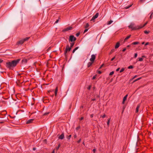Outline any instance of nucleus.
<instances>
[{
  "label": "nucleus",
  "instance_id": "f257e3e1",
  "mask_svg": "<svg viewBox=\"0 0 153 153\" xmlns=\"http://www.w3.org/2000/svg\"><path fill=\"white\" fill-rule=\"evenodd\" d=\"M20 61V59L14 60L11 62H8L6 63V66L10 69H12L15 67L19 63Z\"/></svg>",
  "mask_w": 153,
  "mask_h": 153
},
{
  "label": "nucleus",
  "instance_id": "f03ea898",
  "mask_svg": "<svg viewBox=\"0 0 153 153\" xmlns=\"http://www.w3.org/2000/svg\"><path fill=\"white\" fill-rule=\"evenodd\" d=\"M30 37H26L25 38L19 40V41H18L17 42L16 44L17 45H22L25 42L27 41L30 39Z\"/></svg>",
  "mask_w": 153,
  "mask_h": 153
},
{
  "label": "nucleus",
  "instance_id": "7ed1b4c3",
  "mask_svg": "<svg viewBox=\"0 0 153 153\" xmlns=\"http://www.w3.org/2000/svg\"><path fill=\"white\" fill-rule=\"evenodd\" d=\"M76 38L73 35H71L69 36V42H75L76 40Z\"/></svg>",
  "mask_w": 153,
  "mask_h": 153
},
{
  "label": "nucleus",
  "instance_id": "20e7f679",
  "mask_svg": "<svg viewBox=\"0 0 153 153\" xmlns=\"http://www.w3.org/2000/svg\"><path fill=\"white\" fill-rule=\"evenodd\" d=\"M128 27L130 28H131L132 30H136L140 29L139 26L134 27V25L133 24H131L128 26Z\"/></svg>",
  "mask_w": 153,
  "mask_h": 153
},
{
  "label": "nucleus",
  "instance_id": "39448f33",
  "mask_svg": "<svg viewBox=\"0 0 153 153\" xmlns=\"http://www.w3.org/2000/svg\"><path fill=\"white\" fill-rule=\"evenodd\" d=\"M71 48L70 47H69L68 45H67L65 50V54H66V53H67L68 51H69L71 50Z\"/></svg>",
  "mask_w": 153,
  "mask_h": 153
},
{
  "label": "nucleus",
  "instance_id": "423d86ee",
  "mask_svg": "<svg viewBox=\"0 0 153 153\" xmlns=\"http://www.w3.org/2000/svg\"><path fill=\"white\" fill-rule=\"evenodd\" d=\"M98 16H99V13H97L95 15V16H94L92 17V18L91 20V21H94V22L95 19L98 17Z\"/></svg>",
  "mask_w": 153,
  "mask_h": 153
},
{
  "label": "nucleus",
  "instance_id": "0eeeda50",
  "mask_svg": "<svg viewBox=\"0 0 153 153\" xmlns=\"http://www.w3.org/2000/svg\"><path fill=\"white\" fill-rule=\"evenodd\" d=\"M95 58H96L95 55L94 54H92L91 56V58L90 59V60L91 61V62H94L95 59Z\"/></svg>",
  "mask_w": 153,
  "mask_h": 153
},
{
  "label": "nucleus",
  "instance_id": "6e6552de",
  "mask_svg": "<svg viewBox=\"0 0 153 153\" xmlns=\"http://www.w3.org/2000/svg\"><path fill=\"white\" fill-rule=\"evenodd\" d=\"M64 138V133H62V134L60 135L59 137L58 138L59 139L62 140Z\"/></svg>",
  "mask_w": 153,
  "mask_h": 153
},
{
  "label": "nucleus",
  "instance_id": "1a4fd4ad",
  "mask_svg": "<svg viewBox=\"0 0 153 153\" xmlns=\"http://www.w3.org/2000/svg\"><path fill=\"white\" fill-rule=\"evenodd\" d=\"M34 120L33 119H31L27 120L26 122V124H30L33 123Z\"/></svg>",
  "mask_w": 153,
  "mask_h": 153
},
{
  "label": "nucleus",
  "instance_id": "9d476101",
  "mask_svg": "<svg viewBox=\"0 0 153 153\" xmlns=\"http://www.w3.org/2000/svg\"><path fill=\"white\" fill-rule=\"evenodd\" d=\"M128 95L126 94L125 97L123 98V101L122 102L123 104H124L125 103V101L126 100Z\"/></svg>",
  "mask_w": 153,
  "mask_h": 153
},
{
  "label": "nucleus",
  "instance_id": "9b49d317",
  "mask_svg": "<svg viewBox=\"0 0 153 153\" xmlns=\"http://www.w3.org/2000/svg\"><path fill=\"white\" fill-rule=\"evenodd\" d=\"M27 60L26 58H24L22 59V63L24 64L26 63L27 62Z\"/></svg>",
  "mask_w": 153,
  "mask_h": 153
},
{
  "label": "nucleus",
  "instance_id": "f8f14e48",
  "mask_svg": "<svg viewBox=\"0 0 153 153\" xmlns=\"http://www.w3.org/2000/svg\"><path fill=\"white\" fill-rule=\"evenodd\" d=\"M140 105L139 104L138 105H137V108L136 109V111H135V112L136 113H137L138 112L139 109L140 107Z\"/></svg>",
  "mask_w": 153,
  "mask_h": 153
},
{
  "label": "nucleus",
  "instance_id": "ddd939ff",
  "mask_svg": "<svg viewBox=\"0 0 153 153\" xmlns=\"http://www.w3.org/2000/svg\"><path fill=\"white\" fill-rule=\"evenodd\" d=\"M120 45V43L119 42H117L116 45H115V48H119V47Z\"/></svg>",
  "mask_w": 153,
  "mask_h": 153
},
{
  "label": "nucleus",
  "instance_id": "4468645a",
  "mask_svg": "<svg viewBox=\"0 0 153 153\" xmlns=\"http://www.w3.org/2000/svg\"><path fill=\"white\" fill-rule=\"evenodd\" d=\"M58 87H56L55 88V91H54L55 95L56 96L57 95V94L58 91Z\"/></svg>",
  "mask_w": 153,
  "mask_h": 153
},
{
  "label": "nucleus",
  "instance_id": "2eb2a0df",
  "mask_svg": "<svg viewBox=\"0 0 153 153\" xmlns=\"http://www.w3.org/2000/svg\"><path fill=\"white\" fill-rule=\"evenodd\" d=\"M93 62H89L88 64V68L89 67L93 64Z\"/></svg>",
  "mask_w": 153,
  "mask_h": 153
},
{
  "label": "nucleus",
  "instance_id": "dca6fc26",
  "mask_svg": "<svg viewBox=\"0 0 153 153\" xmlns=\"http://www.w3.org/2000/svg\"><path fill=\"white\" fill-rule=\"evenodd\" d=\"M148 23V22H146L144 24V25H143V26H139V28H140V29L141 28H143V27H144L145 26H146L147 24Z\"/></svg>",
  "mask_w": 153,
  "mask_h": 153
},
{
  "label": "nucleus",
  "instance_id": "f3484780",
  "mask_svg": "<svg viewBox=\"0 0 153 153\" xmlns=\"http://www.w3.org/2000/svg\"><path fill=\"white\" fill-rule=\"evenodd\" d=\"M131 36V35H130L129 36H127L124 39V41L125 42L126 41L127 39H129Z\"/></svg>",
  "mask_w": 153,
  "mask_h": 153
},
{
  "label": "nucleus",
  "instance_id": "a211bd4d",
  "mask_svg": "<svg viewBox=\"0 0 153 153\" xmlns=\"http://www.w3.org/2000/svg\"><path fill=\"white\" fill-rule=\"evenodd\" d=\"M66 29H67V31H68L69 30H72V27L70 26V27H67L66 28Z\"/></svg>",
  "mask_w": 153,
  "mask_h": 153
},
{
  "label": "nucleus",
  "instance_id": "6ab92c4d",
  "mask_svg": "<svg viewBox=\"0 0 153 153\" xmlns=\"http://www.w3.org/2000/svg\"><path fill=\"white\" fill-rule=\"evenodd\" d=\"M139 43V42H133L131 44L134 45H136L138 44Z\"/></svg>",
  "mask_w": 153,
  "mask_h": 153
},
{
  "label": "nucleus",
  "instance_id": "aec40b11",
  "mask_svg": "<svg viewBox=\"0 0 153 153\" xmlns=\"http://www.w3.org/2000/svg\"><path fill=\"white\" fill-rule=\"evenodd\" d=\"M75 44V42H72L70 43V48H72L73 47Z\"/></svg>",
  "mask_w": 153,
  "mask_h": 153
},
{
  "label": "nucleus",
  "instance_id": "412c9836",
  "mask_svg": "<svg viewBox=\"0 0 153 153\" xmlns=\"http://www.w3.org/2000/svg\"><path fill=\"white\" fill-rule=\"evenodd\" d=\"M53 91V90H52V91L50 90V91H48V93L51 95V97H53V94L52 95L51 94V92L52 91Z\"/></svg>",
  "mask_w": 153,
  "mask_h": 153
},
{
  "label": "nucleus",
  "instance_id": "4be33fe9",
  "mask_svg": "<svg viewBox=\"0 0 153 153\" xmlns=\"http://www.w3.org/2000/svg\"><path fill=\"white\" fill-rule=\"evenodd\" d=\"M71 135H70L69 136H66V137H67V139H68V140H70V139L71 138Z\"/></svg>",
  "mask_w": 153,
  "mask_h": 153
},
{
  "label": "nucleus",
  "instance_id": "5701e85b",
  "mask_svg": "<svg viewBox=\"0 0 153 153\" xmlns=\"http://www.w3.org/2000/svg\"><path fill=\"white\" fill-rule=\"evenodd\" d=\"M138 59L139 61H142L143 60V59L142 58H139Z\"/></svg>",
  "mask_w": 153,
  "mask_h": 153
},
{
  "label": "nucleus",
  "instance_id": "b1692460",
  "mask_svg": "<svg viewBox=\"0 0 153 153\" xmlns=\"http://www.w3.org/2000/svg\"><path fill=\"white\" fill-rule=\"evenodd\" d=\"M110 122V119H108V121L107 122V124L108 126H109Z\"/></svg>",
  "mask_w": 153,
  "mask_h": 153
},
{
  "label": "nucleus",
  "instance_id": "393cba45",
  "mask_svg": "<svg viewBox=\"0 0 153 153\" xmlns=\"http://www.w3.org/2000/svg\"><path fill=\"white\" fill-rule=\"evenodd\" d=\"M113 22V21L111 20L110 21H108V25H110Z\"/></svg>",
  "mask_w": 153,
  "mask_h": 153
},
{
  "label": "nucleus",
  "instance_id": "a878e982",
  "mask_svg": "<svg viewBox=\"0 0 153 153\" xmlns=\"http://www.w3.org/2000/svg\"><path fill=\"white\" fill-rule=\"evenodd\" d=\"M89 26V24L88 23H86L85 26V28H87Z\"/></svg>",
  "mask_w": 153,
  "mask_h": 153
},
{
  "label": "nucleus",
  "instance_id": "bb28decb",
  "mask_svg": "<svg viewBox=\"0 0 153 153\" xmlns=\"http://www.w3.org/2000/svg\"><path fill=\"white\" fill-rule=\"evenodd\" d=\"M133 68V66L132 65L129 66L128 67V68L129 69H132V68Z\"/></svg>",
  "mask_w": 153,
  "mask_h": 153
},
{
  "label": "nucleus",
  "instance_id": "cd10ccee",
  "mask_svg": "<svg viewBox=\"0 0 153 153\" xmlns=\"http://www.w3.org/2000/svg\"><path fill=\"white\" fill-rule=\"evenodd\" d=\"M66 31H68L67 30L66 28L65 29H63L62 30V32H65Z\"/></svg>",
  "mask_w": 153,
  "mask_h": 153
},
{
  "label": "nucleus",
  "instance_id": "c85d7f7f",
  "mask_svg": "<svg viewBox=\"0 0 153 153\" xmlns=\"http://www.w3.org/2000/svg\"><path fill=\"white\" fill-rule=\"evenodd\" d=\"M114 74V72L113 71L111 72L109 74V75H112Z\"/></svg>",
  "mask_w": 153,
  "mask_h": 153
},
{
  "label": "nucleus",
  "instance_id": "c756f323",
  "mask_svg": "<svg viewBox=\"0 0 153 153\" xmlns=\"http://www.w3.org/2000/svg\"><path fill=\"white\" fill-rule=\"evenodd\" d=\"M124 70V68H122L120 71V73H121L122 72H123Z\"/></svg>",
  "mask_w": 153,
  "mask_h": 153
},
{
  "label": "nucleus",
  "instance_id": "7c9ffc66",
  "mask_svg": "<svg viewBox=\"0 0 153 153\" xmlns=\"http://www.w3.org/2000/svg\"><path fill=\"white\" fill-rule=\"evenodd\" d=\"M141 78H137V79H135V80H134L133 82H136V81H137V80H140Z\"/></svg>",
  "mask_w": 153,
  "mask_h": 153
},
{
  "label": "nucleus",
  "instance_id": "2f4dec72",
  "mask_svg": "<svg viewBox=\"0 0 153 153\" xmlns=\"http://www.w3.org/2000/svg\"><path fill=\"white\" fill-rule=\"evenodd\" d=\"M137 53H135L134 55V58H136L137 57Z\"/></svg>",
  "mask_w": 153,
  "mask_h": 153
},
{
  "label": "nucleus",
  "instance_id": "473e14b6",
  "mask_svg": "<svg viewBox=\"0 0 153 153\" xmlns=\"http://www.w3.org/2000/svg\"><path fill=\"white\" fill-rule=\"evenodd\" d=\"M80 127L79 126H78L76 128V130H78L79 129H80Z\"/></svg>",
  "mask_w": 153,
  "mask_h": 153
},
{
  "label": "nucleus",
  "instance_id": "72a5a7b5",
  "mask_svg": "<svg viewBox=\"0 0 153 153\" xmlns=\"http://www.w3.org/2000/svg\"><path fill=\"white\" fill-rule=\"evenodd\" d=\"M144 33L145 34H148L149 33V32L147 31V30H145L144 31Z\"/></svg>",
  "mask_w": 153,
  "mask_h": 153
},
{
  "label": "nucleus",
  "instance_id": "f704fd0d",
  "mask_svg": "<svg viewBox=\"0 0 153 153\" xmlns=\"http://www.w3.org/2000/svg\"><path fill=\"white\" fill-rule=\"evenodd\" d=\"M88 29H85V30L84 31V33H85L86 32H87L88 31Z\"/></svg>",
  "mask_w": 153,
  "mask_h": 153
},
{
  "label": "nucleus",
  "instance_id": "c9c22d12",
  "mask_svg": "<svg viewBox=\"0 0 153 153\" xmlns=\"http://www.w3.org/2000/svg\"><path fill=\"white\" fill-rule=\"evenodd\" d=\"M153 14V12L152 13L151 15L150 16V19H151L152 18V15Z\"/></svg>",
  "mask_w": 153,
  "mask_h": 153
},
{
  "label": "nucleus",
  "instance_id": "e433bc0d",
  "mask_svg": "<svg viewBox=\"0 0 153 153\" xmlns=\"http://www.w3.org/2000/svg\"><path fill=\"white\" fill-rule=\"evenodd\" d=\"M115 58V56H114V57L113 58H112L111 59V61H113Z\"/></svg>",
  "mask_w": 153,
  "mask_h": 153
},
{
  "label": "nucleus",
  "instance_id": "4c0bfd02",
  "mask_svg": "<svg viewBox=\"0 0 153 153\" xmlns=\"http://www.w3.org/2000/svg\"><path fill=\"white\" fill-rule=\"evenodd\" d=\"M105 116H106V115L105 114H104L102 116H101V117H102L103 118H105Z\"/></svg>",
  "mask_w": 153,
  "mask_h": 153
},
{
  "label": "nucleus",
  "instance_id": "58836bf2",
  "mask_svg": "<svg viewBox=\"0 0 153 153\" xmlns=\"http://www.w3.org/2000/svg\"><path fill=\"white\" fill-rule=\"evenodd\" d=\"M81 139H80L77 141V142L78 143H79L81 141Z\"/></svg>",
  "mask_w": 153,
  "mask_h": 153
},
{
  "label": "nucleus",
  "instance_id": "ea45409f",
  "mask_svg": "<svg viewBox=\"0 0 153 153\" xmlns=\"http://www.w3.org/2000/svg\"><path fill=\"white\" fill-rule=\"evenodd\" d=\"M74 138H76L77 137V135L76 134H75L74 135Z\"/></svg>",
  "mask_w": 153,
  "mask_h": 153
},
{
  "label": "nucleus",
  "instance_id": "a19ab883",
  "mask_svg": "<svg viewBox=\"0 0 153 153\" xmlns=\"http://www.w3.org/2000/svg\"><path fill=\"white\" fill-rule=\"evenodd\" d=\"M91 88V85H89V86L88 88V90H90Z\"/></svg>",
  "mask_w": 153,
  "mask_h": 153
},
{
  "label": "nucleus",
  "instance_id": "79ce46f5",
  "mask_svg": "<svg viewBox=\"0 0 153 153\" xmlns=\"http://www.w3.org/2000/svg\"><path fill=\"white\" fill-rule=\"evenodd\" d=\"M49 113V112H48V113H45L44 114V115H47Z\"/></svg>",
  "mask_w": 153,
  "mask_h": 153
},
{
  "label": "nucleus",
  "instance_id": "37998d69",
  "mask_svg": "<svg viewBox=\"0 0 153 153\" xmlns=\"http://www.w3.org/2000/svg\"><path fill=\"white\" fill-rule=\"evenodd\" d=\"M84 119V117H81V118H80V119H79V120H83Z\"/></svg>",
  "mask_w": 153,
  "mask_h": 153
},
{
  "label": "nucleus",
  "instance_id": "c03bdc74",
  "mask_svg": "<svg viewBox=\"0 0 153 153\" xmlns=\"http://www.w3.org/2000/svg\"><path fill=\"white\" fill-rule=\"evenodd\" d=\"M97 72H98V73L99 74H101L102 73V72L101 71H97Z\"/></svg>",
  "mask_w": 153,
  "mask_h": 153
},
{
  "label": "nucleus",
  "instance_id": "a18cd8bd",
  "mask_svg": "<svg viewBox=\"0 0 153 153\" xmlns=\"http://www.w3.org/2000/svg\"><path fill=\"white\" fill-rule=\"evenodd\" d=\"M79 34H80L79 33H77L76 34V36H78L79 35Z\"/></svg>",
  "mask_w": 153,
  "mask_h": 153
},
{
  "label": "nucleus",
  "instance_id": "49530a36",
  "mask_svg": "<svg viewBox=\"0 0 153 153\" xmlns=\"http://www.w3.org/2000/svg\"><path fill=\"white\" fill-rule=\"evenodd\" d=\"M96 149H93V152L94 153H95V152H96Z\"/></svg>",
  "mask_w": 153,
  "mask_h": 153
},
{
  "label": "nucleus",
  "instance_id": "de8ad7c7",
  "mask_svg": "<svg viewBox=\"0 0 153 153\" xmlns=\"http://www.w3.org/2000/svg\"><path fill=\"white\" fill-rule=\"evenodd\" d=\"M114 51V49L112 50L111 51L110 53H113Z\"/></svg>",
  "mask_w": 153,
  "mask_h": 153
},
{
  "label": "nucleus",
  "instance_id": "09e8293b",
  "mask_svg": "<svg viewBox=\"0 0 153 153\" xmlns=\"http://www.w3.org/2000/svg\"><path fill=\"white\" fill-rule=\"evenodd\" d=\"M96 76H93V77L92 78V79H95L96 78Z\"/></svg>",
  "mask_w": 153,
  "mask_h": 153
},
{
  "label": "nucleus",
  "instance_id": "8fccbe9b",
  "mask_svg": "<svg viewBox=\"0 0 153 153\" xmlns=\"http://www.w3.org/2000/svg\"><path fill=\"white\" fill-rule=\"evenodd\" d=\"M149 44V42H146L145 44V46H146L147 45H148Z\"/></svg>",
  "mask_w": 153,
  "mask_h": 153
},
{
  "label": "nucleus",
  "instance_id": "3c124183",
  "mask_svg": "<svg viewBox=\"0 0 153 153\" xmlns=\"http://www.w3.org/2000/svg\"><path fill=\"white\" fill-rule=\"evenodd\" d=\"M79 48V47H76L75 48H74V49H75V50L76 51V50L77 49H78Z\"/></svg>",
  "mask_w": 153,
  "mask_h": 153
},
{
  "label": "nucleus",
  "instance_id": "603ef678",
  "mask_svg": "<svg viewBox=\"0 0 153 153\" xmlns=\"http://www.w3.org/2000/svg\"><path fill=\"white\" fill-rule=\"evenodd\" d=\"M58 22H59V20H58V19L56 21V22H55V23H57Z\"/></svg>",
  "mask_w": 153,
  "mask_h": 153
},
{
  "label": "nucleus",
  "instance_id": "864d4df0",
  "mask_svg": "<svg viewBox=\"0 0 153 153\" xmlns=\"http://www.w3.org/2000/svg\"><path fill=\"white\" fill-rule=\"evenodd\" d=\"M120 69V68H117L116 69V71H118Z\"/></svg>",
  "mask_w": 153,
  "mask_h": 153
},
{
  "label": "nucleus",
  "instance_id": "5fc2aeb1",
  "mask_svg": "<svg viewBox=\"0 0 153 153\" xmlns=\"http://www.w3.org/2000/svg\"><path fill=\"white\" fill-rule=\"evenodd\" d=\"M126 48H125L123 50V51L124 52L125 51H126Z\"/></svg>",
  "mask_w": 153,
  "mask_h": 153
},
{
  "label": "nucleus",
  "instance_id": "6e6d98bb",
  "mask_svg": "<svg viewBox=\"0 0 153 153\" xmlns=\"http://www.w3.org/2000/svg\"><path fill=\"white\" fill-rule=\"evenodd\" d=\"M3 61V60L1 59H0V63L2 62Z\"/></svg>",
  "mask_w": 153,
  "mask_h": 153
},
{
  "label": "nucleus",
  "instance_id": "4d7b16f0",
  "mask_svg": "<svg viewBox=\"0 0 153 153\" xmlns=\"http://www.w3.org/2000/svg\"><path fill=\"white\" fill-rule=\"evenodd\" d=\"M59 147H60V145H59L58 146L56 147V149L58 150L59 148Z\"/></svg>",
  "mask_w": 153,
  "mask_h": 153
},
{
  "label": "nucleus",
  "instance_id": "13d9d810",
  "mask_svg": "<svg viewBox=\"0 0 153 153\" xmlns=\"http://www.w3.org/2000/svg\"><path fill=\"white\" fill-rule=\"evenodd\" d=\"M103 64L99 68V69L103 67Z\"/></svg>",
  "mask_w": 153,
  "mask_h": 153
},
{
  "label": "nucleus",
  "instance_id": "bf43d9fd",
  "mask_svg": "<svg viewBox=\"0 0 153 153\" xmlns=\"http://www.w3.org/2000/svg\"><path fill=\"white\" fill-rule=\"evenodd\" d=\"M76 50H75V49H74L73 51H72V53H74V52Z\"/></svg>",
  "mask_w": 153,
  "mask_h": 153
},
{
  "label": "nucleus",
  "instance_id": "052dcab7",
  "mask_svg": "<svg viewBox=\"0 0 153 153\" xmlns=\"http://www.w3.org/2000/svg\"><path fill=\"white\" fill-rule=\"evenodd\" d=\"M76 50H75V49H74L73 51H72V53H74V52Z\"/></svg>",
  "mask_w": 153,
  "mask_h": 153
},
{
  "label": "nucleus",
  "instance_id": "680f3d73",
  "mask_svg": "<svg viewBox=\"0 0 153 153\" xmlns=\"http://www.w3.org/2000/svg\"><path fill=\"white\" fill-rule=\"evenodd\" d=\"M93 114H91V115H90V117H91V118H92L93 117Z\"/></svg>",
  "mask_w": 153,
  "mask_h": 153
},
{
  "label": "nucleus",
  "instance_id": "e2e57ef3",
  "mask_svg": "<svg viewBox=\"0 0 153 153\" xmlns=\"http://www.w3.org/2000/svg\"><path fill=\"white\" fill-rule=\"evenodd\" d=\"M95 100H96V99H95V98L92 99V101H95Z\"/></svg>",
  "mask_w": 153,
  "mask_h": 153
},
{
  "label": "nucleus",
  "instance_id": "0e129e2a",
  "mask_svg": "<svg viewBox=\"0 0 153 153\" xmlns=\"http://www.w3.org/2000/svg\"><path fill=\"white\" fill-rule=\"evenodd\" d=\"M36 149V148H33V150H34H34H35Z\"/></svg>",
  "mask_w": 153,
  "mask_h": 153
},
{
  "label": "nucleus",
  "instance_id": "69168bd1",
  "mask_svg": "<svg viewBox=\"0 0 153 153\" xmlns=\"http://www.w3.org/2000/svg\"><path fill=\"white\" fill-rule=\"evenodd\" d=\"M144 43H145V42H142V45H143V44H144Z\"/></svg>",
  "mask_w": 153,
  "mask_h": 153
},
{
  "label": "nucleus",
  "instance_id": "338daca9",
  "mask_svg": "<svg viewBox=\"0 0 153 153\" xmlns=\"http://www.w3.org/2000/svg\"><path fill=\"white\" fill-rule=\"evenodd\" d=\"M55 153V151H54V150H53L52 152V153Z\"/></svg>",
  "mask_w": 153,
  "mask_h": 153
},
{
  "label": "nucleus",
  "instance_id": "774afa93",
  "mask_svg": "<svg viewBox=\"0 0 153 153\" xmlns=\"http://www.w3.org/2000/svg\"><path fill=\"white\" fill-rule=\"evenodd\" d=\"M142 57H145V56H142Z\"/></svg>",
  "mask_w": 153,
  "mask_h": 153
}]
</instances>
